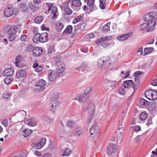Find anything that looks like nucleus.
Returning <instances> with one entry per match:
<instances>
[{
  "instance_id": "1",
  "label": "nucleus",
  "mask_w": 157,
  "mask_h": 157,
  "mask_svg": "<svg viewBox=\"0 0 157 157\" xmlns=\"http://www.w3.org/2000/svg\"><path fill=\"white\" fill-rule=\"evenodd\" d=\"M18 13L17 9L14 8L12 6L6 8L4 12V15L7 17H10L12 15H17Z\"/></svg>"
},
{
  "instance_id": "2",
  "label": "nucleus",
  "mask_w": 157,
  "mask_h": 157,
  "mask_svg": "<svg viewBox=\"0 0 157 157\" xmlns=\"http://www.w3.org/2000/svg\"><path fill=\"white\" fill-rule=\"evenodd\" d=\"M90 132L92 137H97L100 133L99 127L96 122H94L90 128Z\"/></svg>"
},
{
  "instance_id": "3",
  "label": "nucleus",
  "mask_w": 157,
  "mask_h": 157,
  "mask_svg": "<svg viewBox=\"0 0 157 157\" xmlns=\"http://www.w3.org/2000/svg\"><path fill=\"white\" fill-rule=\"evenodd\" d=\"M46 84V82L43 79L39 80L35 84L36 88L35 89V91L36 92L42 91L45 88L44 86Z\"/></svg>"
},
{
  "instance_id": "4",
  "label": "nucleus",
  "mask_w": 157,
  "mask_h": 157,
  "mask_svg": "<svg viewBox=\"0 0 157 157\" xmlns=\"http://www.w3.org/2000/svg\"><path fill=\"white\" fill-rule=\"evenodd\" d=\"M145 97L151 100H155L157 99V93L153 90H149L145 93Z\"/></svg>"
},
{
  "instance_id": "5",
  "label": "nucleus",
  "mask_w": 157,
  "mask_h": 157,
  "mask_svg": "<svg viewBox=\"0 0 157 157\" xmlns=\"http://www.w3.org/2000/svg\"><path fill=\"white\" fill-rule=\"evenodd\" d=\"M157 13L156 11H152L146 14L144 17V20L145 21H155V18L156 16Z\"/></svg>"
},
{
  "instance_id": "6",
  "label": "nucleus",
  "mask_w": 157,
  "mask_h": 157,
  "mask_svg": "<svg viewBox=\"0 0 157 157\" xmlns=\"http://www.w3.org/2000/svg\"><path fill=\"white\" fill-rule=\"evenodd\" d=\"M109 59V57L108 56H106L99 59L98 61V66L100 68L105 67L106 64Z\"/></svg>"
},
{
  "instance_id": "7",
  "label": "nucleus",
  "mask_w": 157,
  "mask_h": 157,
  "mask_svg": "<svg viewBox=\"0 0 157 157\" xmlns=\"http://www.w3.org/2000/svg\"><path fill=\"white\" fill-rule=\"evenodd\" d=\"M46 4L48 6V9L47 11L49 12L51 9V12L52 14H54L53 16L52 17V19H55L56 18L57 15L56 13L57 12V9L56 7L55 6H53V5L52 3H46Z\"/></svg>"
},
{
  "instance_id": "8",
  "label": "nucleus",
  "mask_w": 157,
  "mask_h": 157,
  "mask_svg": "<svg viewBox=\"0 0 157 157\" xmlns=\"http://www.w3.org/2000/svg\"><path fill=\"white\" fill-rule=\"evenodd\" d=\"M46 140L44 138L41 139L38 142L34 144L33 147L37 149H39L42 148L45 144Z\"/></svg>"
},
{
  "instance_id": "9",
  "label": "nucleus",
  "mask_w": 157,
  "mask_h": 157,
  "mask_svg": "<svg viewBox=\"0 0 157 157\" xmlns=\"http://www.w3.org/2000/svg\"><path fill=\"white\" fill-rule=\"evenodd\" d=\"M13 28H9L8 31L7 38L10 41H12L14 40L18 36L16 33L13 32Z\"/></svg>"
},
{
  "instance_id": "10",
  "label": "nucleus",
  "mask_w": 157,
  "mask_h": 157,
  "mask_svg": "<svg viewBox=\"0 0 157 157\" xmlns=\"http://www.w3.org/2000/svg\"><path fill=\"white\" fill-rule=\"evenodd\" d=\"M117 150V147L114 144H111L108 146L107 153L108 155H111L116 152Z\"/></svg>"
},
{
  "instance_id": "11",
  "label": "nucleus",
  "mask_w": 157,
  "mask_h": 157,
  "mask_svg": "<svg viewBox=\"0 0 157 157\" xmlns=\"http://www.w3.org/2000/svg\"><path fill=\"white\" fill-rule=\"evenodd\" d=\"M65 65L63 64L56 65V71H55L59 76H61L64 72Z\"/></svg>"
},
{
  "instance_id": "12",
  "label": "nucleus",
  "mask_w": 157,
  "mask_h": 157,
  "mask_svg": "<svg viewBox=\"0 0 157 157\" xmlns=\"http://www.w3.org/2000/svg\"><path fill=\"white\" fill-rule=\"evenodd\" d=\"M146 22L147 26V31L148 32L152 31L155 27V21L152 20Z\"/></svg>"
},
{
  "instance_id": "13",
  "label": "nucleus",
  "mask_w": 157,
  "mask_h": 157,
  "mask_svg": "<svg viewBox=\"0 0 157 157\" xmlns=\"http://www.w3.org/2000/svg\"><path fill=\"white\" fill-rule=\"evenodd\" d=\"M43 52L42 48L39 47H36L33 48L32 54L34 57H38L41 55Z\"/></svg>"
},
{
  "instance_id": "14",
  "label": "nucleus",
  "mask_w": 157,
  "mask_h": 157,
  "mask_svg": "<svg viewBox=\"0 0 157 157\" xmlns=\"http://www.w3.org/2000/svg\"><path fill=\"white\" fill-rule=\"evenodd\" d=\"M14 73V70L13 68H6L3 72V75L4 76H11Z\"/></svg>"
},
{
  "instance_id": "15",
  "label": "nucleus",
  "mask_w": 157,
  "mask_h": 157,
  "mask_svg": "<svg viewBox=\"0 0 157 157\" xmlns=\"http://www.w3.org/2000/svg\"><path fill=\"white\" fill-rule=\"evenodd\" d=\"M87 110L89 113L94 115L95 112L94 105L92 103H89L87 105Z\"/></svg>"
},
{
  "instance_id": "16",
  "label": "nucleus",
  "mask_w": 157,
  "mask_h": 157,
  "mask_svg": "<svg viewBox=\"0 0 157 157\" xmlns=\"http://www.w3.org/2000/svg\"><path fill=\"white\" fill-rule=\"evenodd\" d=\"M132 34L129 33L126 34L121 35L117 37V39L119 41H123L132 36Z\"/></svg>"
},
{
  "instance_id": "17",
  "label": "nucleus",
  "mask_w": 157,
  "mask_h": 157,
  "mask_svg": "<svg viewBox=\"0 0 157 157\" xmlns=\"http://www.w3.org/2000/svg\"><path fill=\"white\" fill-rule=\"evenodd\" d=\"M48 40V34L46 33H44L41 34H40V42L44 43L47 42Z\"/></svg>"
},
{
  "instance_id": "18",
  "label": "nucleus",
  "mask_w": 157,
  "mask_h": 157,
  "mask_svg": "<svg viewBox=\"0 0 157 157\" xmlns=\"http://www.w3.org/2000/svg\"><path fill=\"white\" fill-rule=\"evenodd\" d=\"M26 71L24 70H20L17 71L16 75V76L18 78L24 77L26 75Z\"/></svg>"
},
{
  "instance_id": "19",
  "label": "nucleus",
  "mask_w": 157,
  "mask_h": 157,
  "mask_svg": "<svg viewBox=\"0 0 157 157\" xmlns=\"http://www.w3.org/2000/svg\"><path fill=\"white\" fill-rule=\"evenodd\" d=\"M123 84L125 88H128L132 86L134 89L135 88L134 84L132 80H128L125 81L123 82Z\"/></svg>"
},
{
  "instance_id": "20",
  "label": "nucleus",
  "mask_w": 157,
  "mask_h": 157,
  "mask_svg": "<svg viewBox=\"0 0 157 157\" xmlns=\"http://www.w3.org/2000/svg\"><path fill=\"white\" fill-rule=\"evenodd\" d=\"M58 75L56 72H51L48 75V80L52 82L56 78Z\"/></svg>"
},
{
  "instance_id": "21",
  "label": "nucleus",
  "mask_w": 157,
  "mask_h": 157,
  "mask_svg": "<svg viewBox=\"0 0 157 157\" xmlns=\"http://www.w3.org/2000/svg\"><path fill=\"white\" fill-rule=\"evenodd\" d=\"M86 95V93L79 94L76 96L75 98L73 99V100H78L79 101L81 102L84 99Z\"/></svg>"
},
{
  "instance_id": "22",
  "label": "nucleus",
  "mask_w": 157,
  "mask_h": 157,
  "mask_svg": "<svg viewBox=\"0 0 157 157\" xmlns=\"http://www.w3.org/2000/svg\"><path fill=\"white\" fill-rule=\"evenodd\" d=\"M19 6L20 9L24 11H27L28 9L26 2L25 1L21 2L20 4H19Z\"/></svg>"
},
{
  "instance_id": "23",
  "label": "nucleus",
  "mask_w": 157,
  "mask_h": 157,
  "mask_svg": "<svg viewBox=\"0 0 157 157\" xmlns=\"http://www.w3.org/2000/svg\"><path fill=\"white\" fill-rule=\"evenodd\" d=\"M33 67L34 68H35L36 71L38 73L41 72L43 70L42 66H39L38 64L36 63H34Z\"/></svg>"
},
{
  "instance_id": "24",
  "label": "nucleus",
  "mask_w": 157,
  "mask_h": 157,
  "mask_svg": "<svg viewBox=\"0 0 157 157\" xmlns=\"http://www.w3.org/2000/svg\"><path fill=\"white\" fill-rule=\"evenodd\" d=\"M72 152V151L70 148H66L64 150L63 154L62 155V156H69Z\"/></svg>"
},
{
  "instance_id": "25",
  "label": "nucleus",
  "mask_w": 157,
  "mask_h": 157,
  "mask_svg": "<svg viewBox=\"0 0 157 157\" xmlns=\"http://www.w3.org/2000/svg\"><path fill=\"white\" fill-rule=\"evenodd\" d=\"M32 132V130L31 129H25L22 132V135L25 137L29 135Z\"/></svg>"
},
{
  "instance_id": "26",
  "label": "nucleus",
  "mask_w": 157,
  "mask_h": 157,
  "mask_svg": "<svg viewBox=\"0 0 157 157\" xmlns=\"http://www.w3.org/2000/svg\"><path fill=\"white\" fill-rule=\"evenodd\" d=\"M64 27L63 24L62 22H57L56 24V30L58 32L61 31Z\"/></svg>"
},
{
  "instance_id": "27",
  "label": "nucleus",
  "mask_w": 157,
  "mask_h": 157,
  "mask_svg": "<svg viewBox=\"0 0 157 157\" xmlns=\"http://www.w3.org/2000/svg\"><path fill=\"white\" fill-rule=\"evenodd\" d=\"M147 116L148 114L146 112H143L140 115L139 117L140 120L141 121H143L147 118Z\"/></svg>"
},
{
  "instance_id": "28",
  "label": "nucleus",
  "mask_w": 157,
  "mask_h": 157,
  "mask_svg": "<svg viewBox=\"0 0 157 157\" xmlns=\"http://www.w3.org/2000/svg\"><path fill=\"white\" fill-rule=\"evenodd\" d=\"M73 27L71 25L67 26L66 28L65 29L63 32V33H66L68 34H70L72 31Z\"/></svg>"
},
{
  "instance_id": "29",
  "label": "nucleus",
  "mask_w": 157,
  "mask_h": 157,
  "mask_svg": "<svg viewBox=\"0 0 157 157\" xmlns=\"http://www.w3.org/2000/svg\"><path fill=\"white\" fill-rule=\"evenodd\" d=\"M90 67L87 65H82L78 69L82 71H87L89 70Z\"/></svg>"
},
{
  "instance_id": "30",
  "label": "nucleus",
  "mask_w": 157,
  "mask_h": 157,
  "mask_svg": "<svg viewBox=\"0 0 157 157\" xmlns=\"http://www.w3.org/2000/svg\"><path fill=\"white\" fill-rule=\"evenodd\" d=\"M10 28H13V32L14 33H19L21 32V27L19 25H17L15 26L14 27L13 26H11Z\"/></svg>"
},
{
  "instance_id": "31",
  "label": "nucleus",
  "mask_w": 157,
  "mask_h": 157,
  "mask_svg": "<svg viewBox=\"0 0 157 157\" xmlns=\"http://www.w3.org/2000/svg\"><path fill=\"white\" fill-rule=\"evenodd\" d=\"M72 4L74 6L77 7H80L82 5L80 0H73L72 2Z\"/></svg>"
},
{
  "instance_id": "32",
  "label": "nucleus",
  "mask_w": 157,
  "mask_h": 157,
  "mask_svg": "<svg viewBox=\"0 0 157 157\" xmlns=\"http://www.w3.org/2000/svg\"><path fill=\"white\" fill-rule=\"evenodd\" d=\"M119 82V81H117L115 80L110 81V87L113 89L115 88L118 85Z\"/></svg>"
},
{
  "instance_id": "33",
  "label": "nucleus",
  "mask_w": 157,
  "mask_h": 157,
  "mask_svg": "<svg viewBox=\"0 0 157 157\" xmlns=\"http://www.w3.org/2000/svg\"><path fill=\"white\" fill-rule=\"evenodd\" d=\"M22 57L21 56L19 55L17 56L16 58L15 64L16 66L17 67H20V66L18 64L22 60Z\"/></svg>"
},
{
  "instance_id": "34",
  "label": "nucleus",
  "mask_w": 157,
  "mask_h": 157,
  "mask_svg": "<svg viewBox=\"0 0 157 157\" xmlns=\"http://www.w3.org/2000/svg\"><path fill=\"white\" fill-rule=\"evenodd\" d=\"M40 33H37L35 34L33 38V40L34 43H37L40 42Z\"/></svg>"
},
{
  "instance_id": "35",
  "label": "nucleus",
  "mask_w": 157,
  "mask_h": 157,
  "mask_svg": "<svg viewBox=\"0 0 157 157\" xmlns=\"http://www.w3.org/2000/svg\"><path fill=\"white\" fill-rule=\"evenodd\" d=\"M43 20V17L41 16L37 17L34 19V21L36 24H40Z\"/></svg>"
},
{
  "instance_id": "36",
  "label": "nucleus",
  "mask_w": 157,
  "mask_h": 157,
  "mask_svg": "<svg viewBox=\"0 0 157 157\" xmlns=\"http://www.w3.org/2000/svg\"><path fill=\"white\" fill-rule=\"evenodd\" d=\"M139 102L141 105L146 106L148 105V101L142 98H141L140 99Z\"/></svg>"
},
{
  "instance_id": "37",
  "label": "nucleus",
  "mask_w": 157,
  "mask_h": 157,
  "mask_svg": "<svg viewBox=\"0 0 157 157\" xmlns=\"http://www.w3.org/2000/svg\"><path fill=\"white\" fill-rule=\"evenodd\" d=\"M13 78L11 76H7L4 79V82L6 84H9L13 81Z\"/></svg>"
},
{
  "instance_id": "38",
  "label": "nucleus",
  "mask_w": 157,
  "mask_h": 157,
  "mask_svg": "<svg viewBox=\"0 0 157 157\" xmlns=\"http://www.w3.org/2000/svg\"><path fill=\"white\" fill-rule=\"evenodd\" d=\"M99 7L101 10L104 9L106 7L105 0H99Z\"/></svg>"
},
{
  "instance_id": "39",
  "label": "nucleus",
  "mask_w": 157,
  "mask_h": 157,
  "mask_svg": "<svg viewBox=\"0 0 157 157\" xmlns=\"http://www.w3.org/2000/svg\"><path fill=\"white\" fill-rule=\"evenodd\" d=\"M83 17L81 15H79L75 18L73 21V23L74 24H75L82 20Z\"/></svg>"
},
{
  "instance_id": "40",
  "label": "nucleus",
  "mask_w": 157,
  "mask_h": 157,
  "mask_svg": "<svg viewBox=\"0 0 157 157\" xmlns=\"http://www.w3.org/2000/svg\"><path fill=\"white\" fill-rule=\"evenodd\" d=\"M153 50V48L152 47L145 48L144 50V53L145 55L149 54L152 52Z\"/></svg>"
},
{
  "instance_id": "41",
  "label": "nucleus",
  "mask_w": 157,
  "mask_h": 157,
  "mask_svg": "<svg viewBox=\"0 0 157 157\" xmlns=\"http://www.w3.org/2000/svg\"><path fill=\"white\" fill-rule=\"evenodd\" d=\"M110 23H108L102 27V30L104 31H108L109 30Z\"/></svg>"
},
{
  "instance_id": "42",
  "label": "nucleus",
  "mask_w": 157,
  "mask_h": 157,
  "mask_svg": "<svg viewBox=\"0 0 157 157\" xmlns=\"http://www.w3.org/2000/svg\"><path fill=\"white\" fill-rule=\"evenodd\" d=\"M95 36L96 35L94 33H90L86 35L85 38L87 39H90L94 38Z\"/></svg>"
},
{
  "instance_id": "43",
  "label": "nucleus",
  "mask_w": 157,
  "mask_h": 157,
  "mask_svg": "<svg viewBox=\"0 0 157 157\" xmlns=\"http://www.w3.org/2000/svg\"><path fill=\"white\" fill-rule=\"evenodd\" d=\"M11 94L8 92H5L3 94V97L5 99H8L10 98Z\"/></svg>"
},
{
  "instance_id": "44",
  "label": "nucleus",
  "mask_w": 157,
  "mask_h": 157,
  "mask_svg": "<svg viewBox=\"0 0 157 157\" xmlns=\"http://www.w3.org/2000/svg\"><path fill=\"white\" fill-rule=\"evenodd\" d=\"M31 121L30 120H27L26 119H25L24 120V121L25 122V123H27V122H28V123H27V124L28 125L30 126H34L36 125L37 124L35 123H32Z\"/></svg>"
},
{
  "instance_id": "45",
  "label": "nucleus",
  "mask_w": 157,
  "mask_h": 157,
  "mask_svg": "<svg viewBox=\"0 0 157 157\" xmlns=\"http://www.w3.org/2000/svg\"><path fill=\"white\" fill-rule=\"evenodd\" d=\"M28 155L27 152L26 151H24L21 152L19 155L18 156H14L13 157H25Z\"/></svg>"
},
{
  "instance_id": "46",
  "label": "nucleus",
  "mask_w": 157,
  "mask_h": 157,
  "mask_svg": "<svg viewBox=\"0 0 157 157\" xmlns=\"http://www.w3.org/2000/svg\"><path fill=\"white\" fill-rule=\"evenodd\" d=\"M90 6L89 8V10L90 12H92L97 10V7L94 5Z\"/></svg>"
},
{
  "instance_id": "47",
  "label": "nucleus",
  "mask_w": 157,
  "mask_h": 157,
  "mask_svg": "<svg viewBox=\"0 0 157 157\" xmlns=\"http://www.w3.org/2000/svg\"><path fill=\"white\" fill-rule=\"evenodd\" d=\"M118 92L120 95H124L126 92L125 89L124 88H120L119 89Z\"/></svg>"
},
{
  "instance_id": "48",
  "label": "nucleus",
  "mask_w": 157,
  "mask_h": 157,
  "mask_svg": "<svg viewBox=\"0 0 157 157\" xmlns=\"http://www.w3.org/2000/svg\"><path fill=\"white\" fill-rule=\"evenodd\" d=\"M48 108L50 110L54 112L56 109V107L51 103L49 105Z\"/></svg>"
},
{
  "instance_id": "49",
  "label": "nucleus",
  "mask_w": 157,
  "mask_h": 157,
  "mask_svg": "<svg viewBox=\"0 0 157 157\" xmlns=\"http://www.w3.org/2000/svg\"><path fill=\"white\" fill-rule=\"evenodd\" d=\"M94 115L90 114V116L88 117L86 121V123L87 124H89L91 123L93 120V117Z\"/></svg>"
},
{
  "instance_id": "50",
  "label": "nucleus",
  "mask_w": 157,
  "mask_h": 157,
  "mask_svg": "<svg viewBox=\"0 0 157 157\" xmlns=\"http://www.w3.org/2000/svg\"><path fill=\"white\" fill-rule=\"evenodd\" d=\"M147 25L146 24V22L142 24H141L140 26V29L141 30H144V29H146L147 30Z\"/></svg>"
},
{
  "instance_id": "51",
  "label": "nucleus",
  "mask_w": 157,
  "mask_h": 157,
  "mask_svg": "<svg viewBox=\"0 0 157 157\" xmlns=\"http://www.w3.org/2000/svg\"><path fill=\"white\" fill-rule=\"evenodd\" d=\"M75 125V123L72 121H69L67 123V125L70 128H72Z\"/></svg>"
},
{
  "instance_id": "52",
  "label": "nucleus",
  "mask_w": 157,
  "mask_h": 157,
  "mask_svg": "<svg viewBox=\"0 0 157 157\" xmlns=\"http://www.w3.org/2000/svg\"><path fill=\"white\" fill-rule=\"evenodd\" d=\"M65 13L67 15H71L72 13V11L69 8H66L64 10Z\"/></svg>"
},
{
  "instance_id": "53",
  "label": "nucleus",
  "mask_w": 157,
  "mask_h": 157,
  "mask_svg": "<svg viewBox=\"0 0 157 157\" xmlns=\"http://www.w3.org/2000/svg\"><path fill=\"white\" fill-rule=\"evenodd\" d=\"M77 130L75 133V135L76 137H78L81 134L82 131L79 130L78 128H77Z\"/></svg>"
},
{
  "instance_id": "54",
  "label": "nucleus",
  "mask_w": 157,
  "mask_h": 157,
  "mask_svg": "<svg viewBox=\"0 0 157 157\" xmlns=\"http://www.w3.org/2000/svg\"><path fill=\"white\" fill-rule=\"evenodd\" d=\"M95 0H88L87 5L88 6H90L94 5Z\"/></svg>"
},
{
  "instance_id": "55",
  "label": "nucleus",
  "mask_w": 157,
  "mask_h": 157,
  "mask_svg": "<svg viewBox=\"0 0 157 157\" xmlns=\"http://www.w3.org/2000/svg\"><path fill=\"white\" fill-rule=\"evenodd\" d=\"M103 41V38L102 37L101 38L98 39L97 40H96L95 41V43L97 44H99Z\"/></svg>"
},
{
  "instance_id": "56",
  "label": "nucleus",
  "mask_w": 157,
  "mask_h": 157,
  "mask_svg": "<svg viewBox=\"0 0 157 157\" xmlns=\"http://www.w3.org/2000/svg\"><path fill=\"white\" fill-rule=\"evenodd\" d=\"M152 118H150L147 120V121L146 123V124L148 126H149V125L152 124Z\"/></svg>"
},
{
  "instance_id": "57",
  "label": "nucleus",
  "mask_w": 157,
  "mask_h": 157,
  "mask_svg": "<svg viewBox=\"0 0 157 157\" xmlns=\"http://www.w3.org/2000/svg\"><path fill=\"white\" fill-rule=\"evenodd\" d=\"M51 103L55 106L56 108L58 107L60 105V103L56 101H53Z\"/></svg>"
},
{
  "instance_id": "58",
  "label": "nucleus",
  "mask_w": 157,
  "mask_h": 157,
  "mask_svg": "<svg viewBox=\"0 0 157 157\" xmlns=\"http://www.w3.org/2000/svg\"><path fill=\"white\" fill-rule=\"evenodd\" d=\"M102 38L104 41L106 40H110L111 39L112 37L110 36H107Z\"/></svg>"
},
{
  "instance_id": "59",
  "label": "nucleus",
  "mask_w": 157,
  "mask_h": 157,
  "mask_svg": "<svg viewBox=\"0 0 157 157\" xmlns=\"http://www.w3.org/2000/svg\"><path fill=\"white\" fill-rule=\"evenodd\" d=\"M137 53L139 55H142L143 54V48L142 47L139 48L137 51Z\"/></svg>"
},
{
  "instance_id": "60",
  "label": "nucleus",
  "mask_w": 157,
  "mask_h": 157,
  "mask_svg": "<svg viewBox=\"0 0 157 157\" xmlns=\"http://www.w3.org/2000/svg\"><path fill=\"white\" fill-rule=\"evenodd\" d=\"M20 39L22 41H25L27 39L26 35H22L21 36Z\"/></svg>"
},
{
  "instance_id": "61",
  "label": "nucleus",
  "mask_w": 157,
  "mask_h": 157,
  "mask_svg": "<svg viewBox=\"0 0 157 157\" xmlns=\"http://www.w3.org/2000/svg\"><path fill=\"white\" fill-rule=\"evenodd\" d=\"M2 124L5 127H7L8 125V121L7 120H4L2 122Z\"/></svg>"
},
{
  "instance_id": "62",
  "label": "nucleus",
  "mask_w": 157,
  "mask_h": 157,
  "mask_svg": "<svg viewBox=\"0 0 157 157\" xmlns=\"http://www.w3.org/2000/svg\"><path fill=\"white\" fill-rule=\"evenodd\" d=\"M142 74V72L140 71L135 72L134 73V75L135 77H138Z\"/></svg>"
},
{
  "instance_id": "63",
  "label": "nucleus",
  "mask_w": 157,
  "mask_h": 157,
  "mask_svg": "<svg viewBox=\"0 0 157 157\" xmlns=\"http://www.w3.org/2000/svg\"><path fill=\"white\" fill-rule=\"evenodd\" d=\"M48 52L49 53H51L54 52V49L53 47H50L48 49Z\"/></svg>"
},
{
  "instance_id": "64",
  "label": "nucleus",
  "mask_w": 157,
  "mask_h": 157,
  "mask_svg": "<svg viewBox=\"0 0 157 157\" xmlns=\"http://www.w3.org/2000/svg\"><path fill=\"white\" fill-rule=\"evenodd\" d=\"M44 119L48 123H50L51 121V119L48 117L47 116H44Z\"/></svg>"
}]
</instances>
